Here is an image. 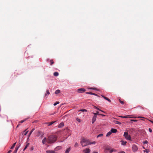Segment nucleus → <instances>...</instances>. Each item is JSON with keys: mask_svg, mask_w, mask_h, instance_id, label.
<instances>
[{"mask_svg": "<svg viewBox=\"0 0 153 153\" xmlns=\"http://www.w3.org/2000/svg\"><path fill=\"white\" fill-rule=\"evenodd\" d=\"M28 131H27L25 133V134H24V135H26L27 134Z\"/></svg>", "mask_w": 153, "mask_h": 153, "instance_id": "09e8293b", "label": "nucleus"}, {"mask_svg": "<svg viewBox=\"0 0 153 153\" xmlns=\"http://www.w3.org/2000/svg\"><path fill=\"white\" fill-rule=\"evenodd\" d=\"M90 89H93V90H97V88H91Z\"/></svg>", "mask_w": 153, "mask_h": 153, "instance_id": "4c0bfd02", "label": "nucleus"}, {"mask_svg": "<svg viewBox=\"0 0 153 153\" xmlns=\"http://www.w3.org/2000/svg\"><path fill=\"white\" fill-rule=\"evenodd\" d=\"M59 103V102H57L56 103H54L53 104V105L54 106L56 105L57 104H58Z\"/></svg>", "mask_w": 153, "mask_h": 153, "instance_id": "f704fd0d", "label": "nucleus"}, {"mask_svg": "<svg viewBox=\"0 0 153 153\" xmlns=\"http://www.w3.org/2000/svg\"><path fill=\"white\" fill-rule=\"evenodd\" d=\"M85 91V89L83 88H79L77 89V92L79 93H82Z\"/></svg>", "mask_w": 153, "mask_h": 153, "instance_id": "20e7f679", "label": "nucleus"}, {"mask_svg": "<svg viewBox=\"0 0 153 153\" xmlns=\"http://www.w3.org/2000/svg\"><path fill=\"white\" fill-rule=\"evenodd\" d=\"M76 119V120L77 121L79 122H81V120L79 119L78 118H77Z\"/></svg>", "mask_w": 153, "mask_h": 153, "instance_id": "c9c22d12", "label": "nucleus"}, {"mask_svg": "<svg viewBox=\"0 0 153 153\" xmlns=\"http://www.w3.org/2000/svg\"><path fill=\"white\" fill-rule=\"evenodd\" d=\"M53 75L54 76H58L59 75V73L58 72H55L54 73H53Z\"/></svg>", "mask_w": 153, "mask_h": 153, "instance_id": "aec40b11", "label": "nucleus"}, {"mask_svg": "<svg viewBox=\"0 0 153 153\" xmlns=\"http://www.w3.org/2000/svg\"><path fill=\"white\" fill-rule=\"evenodd\" d=\"M92 93L91 92H86V94H91V95H92Z\"/></svg>", "mask_w": 153, "mask_h": 153, "instance_id": "e433bc0d", "label": "nucleus"}, {"mask_svg": "<svg viewBox=\"0 0 153 153\" xmlns=\"http://www.w3.org/2000/svg\"><path fill=\"white\" fill-rule=\"evenodd\" d=\"M113 122H114V123H115V124H119V125L121 124V123H120V122L116 121V120H114Z\"/></svg>", "mask_w": 153, "mask_h": 153, "instance_id": "4468645a", "label": "nucleus"}, {"mask_svg": "<svg viewBox=\"0 0 153 153\" xmlns=\"http://www.w3.org/2000/svg\"><path fill=\"white\" fill-rule=\"evenodd\" d=\"M123 136L125 137L126 139L129 140H131V137L128 134V132H125L123 135Z\"/></svg>", "mask_w": 153, "mask_h": 153, "instance_id": "7ed1b4c3", "label": "nucleus"}, {"mask_svg": "<svg viewBox=\"0 0 153 153\" xmlns=\"http://www.w3.org/2000/svg\"><path fill=\"white\" fill-rule=\"evenodd\" d=\"M148 143V141H147L146 140L144 142V143L146 144V143Z\"/></svg>", "mask_w": 153, "mask_h": 153, "instance_id": "de8ad7c7", "label": "nucleus"}, {"mask_svg": "<svg viewBox=\"0 0 153 153\" xmlns=\"http://www.w3.org/2000/svg\"><path fill=\"white\" fill-rule=\"evenodd\" d=\"M152 122L153 123V121H152Z\"/></svg>", "mask_w": 153, "mask_h": 153, "instance_id": "680f3d73", "label": "nucleus"}, {"mask_svg": "<svg viewBox=\"0 0 153 153\" xmlns=\"http://www.w3.org/2000/svg\"><path fill=\"white\" fill-rule=\"evenodd\" d=\"M94 108H95L96 109H97L98 110H99V111L100 110V109L99 108H97V107H96V106H94Z\"/></svg>", "mask_w": 153, "mask_h": 153, "instance_id": "79ce46f5", "label": "nucleus"}, {"mask_svg": "<svg viewBox=\"0 0 153 153\" xmlns=\"http://www.w3.org/2000/svg\"><path fill=\"white\" fill-rule=\"evenodd\" d=\"M47 153H56V152L54 150H47L46 151Z\"/></svg>", "mask_w": 153, "mask_h": 153, "instance_id": "9d476101", "label": "nucleus"}, {"mask_svg": "<svg viewBox=\"0 0 153 153\" xmlns=\"http://www.w3.org/2000/svg\"><path fill=\"white\" fill-rule=\"evenodd\" d=\"M101 96L104 99H105V100H107L109 102H111L110 100L109 99H108V98H107V97H105L103 95H102Z\"/></svg>", "mask_w": 153, "mask_h": 153, "instance_id": "1a4fd4ad", "label": "nucleus"}, {"mask_svg": "<svg viewBox=\"0 0 153 153\" xmlns=\"http://www.w3.org/2000/svg\"><path fill=\"white\" fill-rule=\"evenodd\" d=\"M41 133H42V132L41 131H38V134L37 135V136L38 137H39L40 135H41Z\"/></svg>", "mask_w": 153, "mask_h": 153, "instance_id": "5701e85b", "label": "nucleus"}, {"mask_svg": "<svg viewBox=\"0 0 153 153\" xmlns=\"http://www.w3.org/2000/svg\"><path fill=\"white\" fill-rule=\"evenodd\" d=\"M138 117V118H144V117Z\"/></svg>", "mask_w": 153, "mask_h": 153, "instance_id": "bf43d9fd", "label": "nucleus"}, {"mask_svg": "<svg viewBox=\"0 0 153 153\" xmlns=\"http://www.w3.org/2000/svg\"><path fill=\"white\" fill-rule=\"evenodd\" d=\"M55 122H56V121H52V122H50V123H46V124H47L48 125V126H50L52 124H53V123H54Z\"/></svg>", "mask_w": 153, "mask_h": 153, "instance_id": "ddd939ff", "label": "nucleus"}, {"mask_svg": "<svg viewBox=\"0 0 153 153\" xmlns=\"http://www.w3.org/2000/svg\"><path fill=\"white\" fill-rule=\"evenodd\" d=\"M92 95H94L97 96H98V95L97 94H96L94 93H92Z\"/></svg>", "mask_w": 153, "mask_h": 153, "instance_id": "a19ab883", "label": "nucleus"}, {"mask_svg": "<svg viewBox=\"0 0 153 153\" xmlns=\"http://www.w3.org/2000/svg\"><path fill=\"white\" fill-rule=\"evenodd\" d=\"M144 152H146V153H148L149 152V150L148 149H145V150H144Z\"/></svg>", "mask_w": 153, "mask_h": 153, "instance_id": "473e14b6", "label": "nucleus"}, {"mask_svg": "<svg viewBox=\"0 0 153 153\" xmlns=\"http://www.w3.org/2000/svg\"><path fill=\"white\" fill-rule=\"evenodd\" d=\"M96 143V142L95 141H93L91 142L89 141V143H88L87 144V145H91L93 144H95Z\"/></svg>", "mask_w": 153, "mask_h": 153, "instance_id": "a211bd4d", "label": "nucleus"}, {"mask_svg": "<svg viewBox=\"0 0 153 153\" xmlns=\"http://www.w3.org/2000/svg\"><path fill=\"white\" fill-rule=\"evenodd\" d=\"M111 133H116L117 132V130L115 129L111 128Z\"/></svg>", "mask_w": 153, "mask_h": 153, "instance_id": "f8f14e48", "label": "nucleus"}, {"mask_svg": "<svg viewBox=\"0 0 153 153\" xmlns=\"http://www.w3.org/2000/svg\"><path fill=\"white\" fill-rule=\"evenodd\" d=\"M47 94H48V95L50 94V92H49L48 90H47L46 93L45 94V96H47Z\"/></svg>", "mask_w": 153, "mask_h": 153, "instance_id": "a878e982", "label": "nucleus"}, {"mask_svg": "<svg viewBox=\"0 0 153 153\" xmlns=\"http://www.w3.org/2000/svg\"><path fill=\"white\" fill-rule=\"evenodd\" d=\"M96 118H97V116L94 115V116L92 118V124L94 123V122H95V121H96Z\"/></svg>", "mask_w": 153, "mask_h": 153, "instance_id": "0eeeda50", "label": "nucleus"}, {"mask_svg": "<svg viewBox=\"0 0 153 153\" xmlns=\"http://www.w3.org/2000/svg\"><path fill=\"white\" fill-rule=\"evenodd\" d=\"M44 135V133H42V132L41 134V137H43V136Z\"/></svg>", "mask_w": 153, "mask_h": 153, "instance_id": "37998d69", "label": "nucleus"}, {"mask_svg": "<svg viewBox=\"0 0 153 153\" xmlns=\"http://www.w3.org/2000/svg\"><path fill=\"white\" fill-rule=\"evenodd\" d=\"M131 121H137V120H131Z\"/></svg>", "mask_w": 153, "mask_h": 153, "instance_id": "8fccbe9b", "label": "nucleus"}, {"mask_svg": "<svg viewBox=\"0 0 153 153\" xmlns=\"http://www.w3.org/2000/svg\"><path fill=\"white\" fill-rule=\"evenodd\" d=\"M112 133L111 131H109L106 134V137H109V136L111 135V134Z\"/></svg>", "mask_w": 153, "mask_h": 153, "instance_id": "6ab92c4d", "label": "nucleus"}, {"mask_svg": "<svg viewBox=\"0 0 153 153\" xmlns=\"http://www.w3.org/2000/svg\"><path fill=\"white\" fill-rule=\"evenodd\" d=\"M93 114L96 116L97 115H100V114H99V112L98 111H97L96 113H93Z\"/></svg>", "mask_w": 153, "mask_h": 153, "instance_id": "393cba45", "label": "nucleus"}, {"mask_svg": "<svg viewBox=\"0 0 153 153\" xmlns=\"http://www.w3.org/2000/svg\"><path fill=\"white\" fill-rule=\"evenodd\" d=\"M119 101L121 104H124L123 101L121 100H119Z\"/></svg>", "mask_w": 153, "mask_h": 153, "instance_id": "72a5a7b5", "label": "nucleus"}, {"mask_svg": "<svg viewBox=\"0 0 153 153\" xmlns=\"http://www.w3.org/2000/svg\"><path fill=\"white\" fill-rule=\"evenodd\" d=\"M20 124H18V125H17V127Z\"/></svg>", "mask_w": 153, "mask_h": 153, "instance_id": "052dcab7", "label": "nucleus"}, {"mask_svg": "<svg viewBox=\"0 0 153 153\" xmlns=\"http://www.w3.org/2000/svg\"><path fill=\"white\" fill-rule=\"evenodd\" d=\"M93 153H98V152H94Z\"/></svg>", "mask_w": 153, "mask_h": 153, "instance_id": "13d9d810", "label": "nucleus"}, {"mask_svg": "<svg viewBox=\"0 0 153 153\" xmlns=\"http://www.w3.org/2000/svg\"><path fill=\"white\" fill-rule=\"evenodd\" d=\"M12 151L11 150H10L7 152V153H10Z\"/></svg>", "mask_w": 153, "mask_h": 153, "instance_id": "3c124183", "label": "nucleus"}, {"mask_svg": "<svg viewBox=\"0 0 153 153\" xmlns=\"http://www.w3.org/2000/svg\"><path fill=\"white\" fill-rule=\"evenodd\" d=\"M62 149V147L61 146H58L56 147L55 149H54V151L55 152L56 151H57L58 150H59L61 149Z\"/></svg>", "mask_w": 153, "mask_h": 153, "instance_id": "6e6552de", "label": "nucleus"}, {"mask_svg": "<svg viewBox=\"0 0 153 153\" xmlns=\"http://www.w3.org/2000/svg\"><path fill=\"white\" fill-rule=\"evenodd\" d=\"M79 111H81L82 112H83L84 111H87V110L85 109H83L79 110Z\"/></svg>", "mask_w": 153, "mask_h": 153, "instance_id": "7c9ffc66", "label": "nucleus"}, {"mask_svg": "<svg viewBox=\"0 0 153 153\" xmlns=\"http://www.w3.org/2000/svg\"><path fill=\"white\" fill-rule=\"evenodd\" d=\"M47 140V138L46 137H45L42 140V143L43 144H45Z\"/></svg>", "mask_w": 153, "mask_h": 153, "instance_id": "9b49d317", "label": "nucleus"}, {"mask_svg": "<svg viewBox=\"0 0 153 153\" xmlns=\"http://www.w3.org/2000/svg\"><path fill=\"white\" fill-rule=\"evenodd\" d=\"M35 130V129L34 128H33L31 130V131H32V132H33Z\"/></svg>", "mask_w": 153, "mask_h": 153, "instance_id": "603ef678", "label": "nucleus"}, {"mask_svg": "<svg viewBox=\"0 0 153 153\" xmlns=\"http://www.w3.org/2000/svg\"><path fill=\"white\" fill-rule=\"evenodd\" d=\"M118 153H125V152H124V151H121L119 152Z\"/></svg>", "mask_w": 153, "mask_h": 153, "instance_id": "49530a36", "label": "nucleus"}, {"mask_svg": "<svg viewBox=\"0 0 153 153\" xmlns=\"http://www.w3.org/2000/svg\"><path fill=\"white\" fill-rule=\"evenodd\" d=\"M64 126V124L63 123H60L58 126L59 128H61L63 126Z\"/></svg>", "mask_w": 153, "mask_h": 153, "instance_id": "2eb2a0df", "label": "nucleus"}, {"mask_svg": "<svg viewBox=\"0 0 153 153\" xmlns=\"http://www.w3.org/2000/svg\"><path fill=\"white\" fill-rule=\"evenodd\" d=\"M116 150L115 149H112L111 150H110V153H112L114 152H116Z\"/></svg>", "mask_w": 153, "mask_h": 153, "instance_id": "b1692460", "label": "nucleus"}, {"mask_svg": "<svg viewBox=\"0 0 153 153\" xmlns=\"http://www.w3.org/2000/svg\"><path fill=\"white\" fill-rule=\"evenodd\" d=\"M100 115H101L102 116H105V115H104V114H100Z\"/></svg>", "mask_w": 153, "mask_h": 153, "instance_id": "4d7b16f0", "label": "nucleus"}, {"mask_svg": "<svg viewBox=\"0 0 153 153\" xmlns=\"http://www.w3.org/2000/svg\"><path fill=\"white\" fill-rule=\"evenodd\" d=\"M71 150V148L69 147L67 149L65 152V153H69Z\"/></svg>", "mask_w": 153, "mask_h": 153, "instance_id": "dca6fc26", "label": "nucleus"}, {"mask_svg": "<svg viewBox=\"0 0 153 153\" xmlns=\"http://www.w3.org/2000/svg\"><path fill=\"white\" fill-rule=\"evenodd\" d=\"M29 145V143H28L27 144L26 146L25 147L24 149V151H25L27 148V147Z\"/></svg>", "mask_w": 153, "mask_h": 153, "instance_id": "4be33fe9", "label": "nucleus"}, {"mask_svg": "<svg viewBox=\"0 0 153 153\" xmlns=\"http://www.w3.org/2000/svg\"><path fill=\"white\" fill-rule=\"evenodd\" d=\"M50 65H52L54 63V62L53 61V60L51 59L50 60Z\"/></svg>", "mask_w": 153, "mask_h": 153, "instance_id": "c756f323", "label": "nucleus"}, {"mask_svg": "<svg viewBox=\"0 0 153 153\" xmlns=\"http://www.w3.org/2000/svg\"><path fill=\"white\" fill-rule=\"evenodd\" d=\"M149 130L150 132H152V130L151 128H149Z\"/></svg>", "mask_w": 153, "mask_h": 153, "instance_id": "c03bdc74", "label": "nucleus"}, {"mask_svg": "<svg viewBox=\"0 0 153 153\" xmlns=\"http://www.w3.org/2000/svg\"><path fill=\"white\" fill-rule=\"evenodd\" d=\"M100 111H101L103 112L104 113H105V112L104 111H103L101 110H100Z\"/></svg>", "mask_w": 153, "mask_h": 153, "instance_id": "5fc2aeb1", "label": "nucleus"}, {"mask_svg": "<svg viewBox=\"0 0 153 153\" xmlns=\"http://www.w3.org/2000/svg\"><path fill=\"white\" fill-rule=\"evenodd\" d=\"M57 137L54 135H51L49 136L47 140V142L48 143H54L57 140Z\"/></svg>", "mask_w": 153, "mask_h": 153, "instance_id": "f257e3e1", "label": "nucleus"}, {"mask_svg": "<svg viewBox=\"0 0 153 153\" xmlns=\"http://www.w3.org/2000/svg\"><path fill=\"white\" fill-rule=\"evenodd\" d=\"M103 135V134H99L97 136V138H98L100 137H102Z\"/></svg>", "mask_w": 153, "mask_h": 153, "instance_id": "cd10ccee", "label": "nucleus"}, {"mask_svg": "<svg viewBox=\"0 0 153 153\" xmlns=\"http://www.w3.org/2000/svg\"><path fill=\"white\" fill-rule=\"evenodd\" d=\"M18 147L16 148H15V151H14V152H16H16H17V150H18Z\"/></svg>", "mask_w": 153, "mask_h": 153, "instance_id": "58836bf2", "label": "nucleus"}, {"mask_svg": "<svg viewBox=\"0 0 153 153\" xmlns=\"http://www.w3.org/2000/svg\"><path fill=\"white\" fill-rule=\"evenodd\" d=\"M26 120V119H25V120H21L20 122V123H23L24 121H25Z\"/></svg>", "mask_w": 153, "mask_h": 153, "instance_id": "ea45409f", "label": "nucleus"}, {"mask_svg": "<svg viewBox=\"0 0 153 153\" xmlns=\"http://www.w3.org/2000/svg\"><path fill=\"white\" fill-rule=\"evenodd\" d=\"M83 152L85 153H89L90 152L91 150L89 149H85L83 150Z\"/></svg>", "mask_w": 153, "mask_h": 153, "instance_id": "423d86ee", "label": "nucleus"}, {"mask_svg": "<svg viewBox=\"0 0 153 153\" xmlns=\"http://www.w3.org/2000/svg\"><path fill=\"white\" fill-rule=\"evenodd\" d=\"M121 144L123 145H126V143H127L126 141H124L123 140H122L121 141Z\"/></svg>", "mask_w": 153, "mask_h": 153, "instance_id": "f3484780", "label": "nucleus"}, {"mask_svg": "<svg viewBox=\"0 0 153 153\" xmlns=\"http://www.w3.org/2000/svg\"><path fill=\"white\" fill-rule=\"evenodd\" d=\"M89 143V141L88 140L85 139L84 138H82L81 140L80 141V143L82 147L88 145L87 144Z\"/></svg>", "mask_w": 153, "mask_h": 153, "instance_id": "f03ea898", "label": "nucleus"}, {"mask_svg": "<svg viewBox=\"0 0 153 153\" xmlns=\"http://www.w3.org/2000/svg\"><path fill=\"white\" fill-rule=\"evenodd\" d=\"M106 149L108 150H110V149L109 148H107Z\"/></svg>", "mask_w": 153, "mask_h": 153, "instance_id": "6e6d98bb", "label": "nucleus"}, {"mask_svg": "<svg viewBox=\"0 0 153 153\" xmlns=\"http://www.w3.org/2000/svg\"><path fill=\"white\" fill-rule=\"evenodd\" d=\"M78 143H77V142H76L75 143V144H74V147H77L78 146Z\"/></svg>", "mask_w": 153, "mask_h": 153, "instance_id": "c85d7f7f", "label": "nucleus"}, {"mask_svg": "<svg viewBox=\"0 0 153 153\" xmlns=\"http://www.w3.org/2000/svg\"><path fill=\"white\" fill-rule=\"evenodd\" d=\"M132 149L133 151L134 152L137 151L138 149L137 146L135 145H134L132 146Z\"/></svg>", "mask_w": 153, "mask_h": 153, "instance_id": "39448f33", "label": "nucleus"}, {"mask_svg": "<svg viewBox=\"0 0 153 153\" xmlns=\"http://www.w3.org/2000/svg\"><path fill=\"white\" fill-rule=\"evenodd\" d=\"M60 90H57L55 91V93L56 94H57L60 93Z\"/></svg>", "mask_w": 153, "mask_h": 153, "instance_id": "412c9836", "label": "nucleus"}, {"mask_svg": "<svg viewBox=\"0 0 153 153\" xmlns=\"http://www.w3.org/2000/svg\"><path fill=\"white\" fill-rule=\"evenodd\" d=\"M33 147H31L30 149V150H31V151H32V150H33Z\"/></svg>", "mask_w": 153, "mask_h": 153, "instance_id": "a18cd8bd", "label": "nucleus"}, {"mask_svg": "<svg viewBox=\"0 0 153 153\" xmlns=\"http://www.w3.org/2000/svg\"><path fill=\"white\" fill-rule=\"evenodd\" d=\"M16 142L15 143H14L13 144V145L11 147V148L10 149H13L14 148V147L16 144Z\"/></svg>", "mask_w": 153, "mask_h": 153, "instance_id": "2f4dec72", "label": "nucleus"}, {"mask_svg": "<svg viewBox=\"0 0 153 153\" xmlns=\"http://www.w3.org/2000/svg\"><path fill=\"white\" fill-rule=\"evenodd\" d=\"M120 117L123 118H131L132 117H127V116H120Z\"/></svg>", "mask_w": 153, "mask_h": 153, "instance_id": "bb28decb", "label": "nucleus"}, {"mask_svg": "<svg viewBox=\"0 0 153 153\" xmlns=\"http://www.w3.org/2000/svg\"><path fill=\"white\" fill-rule=\"evenodd\" d=\"M32 132H32V131H31L29 135H30L31 134V133H32Z\"/></svg>", "mask_w": 153, "mask_h": 153, "instance_id": "864d4df0", "label": "nucleus"}]
</instances>
